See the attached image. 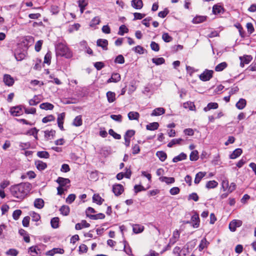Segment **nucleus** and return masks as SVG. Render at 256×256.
<instances>
[{
	"instance_id": "7c9ffc66",
	"label": "nucleus",
	"mask_w": 256,
	"mask_h": 256,
	"mask_svg": "<svg viewBox=\"0 0 256 256\" xmlns=\"http://www.w3.org/2000/svg\"><path fill=\"white\" fill-rule=\"evenodd\" d=\"M186 154L184 152H182L178 156H175L172 162H178L182 160H184L186 159Z\"/></svg>"
},
{
	"instance_id": "2f4dec72",
	"label": "nucleus",
	"mask_w": 256,
	"mask_h": 256,
	"mask_svg": "<svg viewBox=\"0 0 256 256\" xmlns=\"http://www.w3.org/2000/svg\"><path fill=\"white\" fill-rule=\"evenodd\" d=\"M92 200L94 202H96L97 204L100 205L102 204L104 200L102 199L98 194H94L92 196Z\"/></svg>"
},
{
	"instance_id": "f3484780",
	"label": "nucleus",
	"mask_w": 256,
	"mask_h": 256,
	"mask_svg": "<svg viewBox=\"0 0 256 256\" xmlns=\"http://www.w3.org/2000/svg\"><path fill=\"white\" fill-rule=\"evenodd\" d=\"M144 226L138 224H134L132 226V230L135 234H139L143 232Z\"/></svg>"
},
{
	"instance_id": "b1692460",
	"label": "nucleus",
	"mask_w": 256,
	"mask_h": 256,
	"mask_svg": "<svg viewBox=\"0 0 256 256\" xmlns=\"http://www.w3.org/2000/svg\"><path fill=\"white\" fill-rule=\"evenodd\" d=\"M128 116L130 120H138L140 117V114L138 112H130L128 114Z\"/></svg>"
},
{
	"instance_id": "5701e85b",
	"label": "nucleus",
	"mask_w": 256,
	"mask_h": 256,
	"mask_svg": "<svg viewBox=\"0 0 256 256\" xmlns=\"http://www.w3.org/2000/svg\"><path fill=\"white\" fill-rule=\"evenodd\" d=\"M60 212L61 214L66 216L68 215L70 212V208L68 206L64 205L62 206H61V208L60 209Z\"/></svg>"
},
{
	"instance_id": "f03ea898",
	"label": "nucleus",
	"mask_w": 256,
	"mask_h": 256,
	"mask_svg": "<svg viewBox=\"0 0 256 256\" xmlns=\"http://www.w3.org/2000/svg\"><path fill=\"white\" fill-rule=\"evenodd\" d=\"M57 54L67 58H70L72 54L69 48L63 44H58L56 46Z\"/></svg>"
},
{
	"instance_id": "58836bf2",
	"label": "nucleus",
	"mask_w": 256,
	"mask_h": 256,
	"mask_svg": "<svg viewBox=\"0 0 256 256\" xmlns=\"http://www.w3.org/2000/svg\"><path fill=\"white\" fill-rule=\"evenodd\" d=\"M40 102V100L38 98V96H34L28 102L30 106H36Z\"/></svg>"
},
{
	"instance_id": "cd10ccee",
	"label": "nucleus",
	"mask_w": 256,
	"mask_h": 256,
	"mask_svg": "<svg viewBox=\"0 0 256 256\" xmlns=\"http://www.w3.org/2000/svg\"><path fill=\"white\" fill-rule=\"evenodd\" d=\"M159 124L157 122H154L147 124L146 128L148 130H157L158 128Z\"/></svg>"
},
{
	"instance_id": "7ed1b4c3",
	"label": "nucleus",
	"mask_w": 256,
	"mask_h": 256,
	"mask_svg": "<svg viewBox=\"0 0 256 256\" xmlns=\"http://www.w3.org/2000/svg\"><path fill=\"white\" fill-rule=\"evenodd\" d=\"M213 71L206 70L200 76V78L202 81H207L212 76Z\"/></svg>"
},
{
	"instance_id": "0eeeda50",
	"label": "nucleus",
	"mask_w": 256,
	"mask_h": 256,
	"mask_svg": "<svg viewBox=\"0 0 256 256\" xmlns=\"http://www.w3.org/2000/svg\"><path fill=\"white\" fill-rule=\"evenodd\" d=\"M3 81L8 86H12L14 83V78L10 74H7L4 76Z\"/></svg>"
},
{
	"instance_id": "4c0bfd02",
	"label": "nucleus",
	"mask_w": 256,
	"mask_h": 256,
	"mask_svg": "<svg viewBox=\"0 0 256 256\" xmlns=\"http://www.w3.org/2000/svg\"><path fill=\"white\" fill-rule=\"evenodd\" d=\"M156 156L160 158L162 162H164L166 158V154L162 151H158L156 153Z\"/></svg>"
},
{
	"instance_id": "37998d69",
	"label": "nucleus",
	"mask_w": 256,
	"mask_h": 256,
	"mask_svg": "<svg viewBox=\"0 0 256 256\" xmlns=\"http://www.w3.org/2000/svg\"><path fill=\"white\" fill-rule=\"evenodd\" d=\"M182 140V138L173 139L168 144V146L171 148L174 144H180Z\"/></svg>"
},
{
	"instance_id": "c85d7f7f",
	"label": "nucleus",
	"mask_w": 256,
	"mask_h": 256,
	"mask_svg": "<svg viewBox=\"0 0 256 256\" xmlns=\"http://www.w3.org/2000/svg\"><path fill=\"white\" fill-rule=\"evenodd\" d=\"M106 97L109 102H112L116 100V94L114 92L109 91L106 93Z\"/></svg>"
},
{
	"instance_id": "ddd939ff",
	"label": "nucleus",
	"mask_w": 256,
	"mask_h": 256,
	"mask_svg": "<svg viewBox=\"0 0 256 256\" xmlns=\"http://www.w3.org/2000/svg\"><path fill=\"white\" fill-rule=\"evenodd\" d=\"M35 166L39 170H43L47 167L46 163L40 160L35 162Z\"/></svg>"
},
{
	"instance_id": "5fc2aeb1",
	"label": "nucleus",
	"mask_w": 256,
	"mask_h": 256,
	"mask_svg": "<svg viewBox=\"0 0 256 256\" xmlns=\"http://www.w3.org/2000/svg\"><path fill=\"white\" fill-rule=\"evenodd\" d=\"M205 18L204 16H196L193 19V22L195 24H198L202 22H203L205 20Z\"/></svg>"
},
{
	"instance_id": "052dcab7",
	"label": "nucleus",
	"mask_w": 256,
	"mask_h": 256,
	"mask_svg": "<svg viewBox=\"0 0 256 256\" xmlns=\"http://www.w3.org/2000/svg\"><path fill=\"white\" fill-rule=\"evenodd\" d=\"M134 20H142L146 16V14H141L139 12H134Z\"/></svg>"
},
{
	"instance_id": "20e7f679",
	"label": "nucleus",
	"mask_w": 256,
	"mask_h": 256,
	"mask_svg": "<svg viewBox=\"0 0 256 256\" xmlns=\"http://www.w3.org/2000/svg\"><path fill=\"white\" fill-rule=\"evenodd\" d=\"M242 222L240 220H234L229 224V228L230 231L234 232L237 228L240 226Z\"/></svg>"
},
{
	"instance_id": "4be33fe9",
	"label": "nucleus",
	"mask_w": 256,
	"mask_h": 256,
	"mask_svg": "<svg viewBox=\"0 0 256 256\" xmlns=\"http://www.w3.org/2000/svg\"><path fill=\"white\" fill-rule=\"evenodd\" d=\"M218 106V104L216 102H210L208 104L207 106L204 108V112H208L211 109H216Z\"/></svg>"
},
{
	"instance_id": "6ab92c4d",
	"label": "nucleus",
	"mask_w": 256,
	"mask_h": 256,
	"mask_svg": "<svg viewBox=\"0 0 256 256\" xmlns=\"http://www.w3.org/2000/svg\"><path fill=\"white\" fill-rule=\"evenodd\" d=\"M252 58L250 56H246L244 57H240L241 60L240 66H244V64H248L252 60Z\"/></svg>"
},
{
	"instance_id": "ea45409f",
	"label": "nucleus",
	"mask_w": 256,
	"mask_h": 256,
	"mask_svg": "<svg viewBox=\"0 0 256 256\" xmlns=\"http://www.w3.org/2000/svg\"><path fill=\"white\" fill-rule=\"evenodd\" d=\"M218 183L215 180L208 181L206 184V188H214L216 187Z\"/></svg>"
},
{
	"instance_id": "6e6552de",
	"label": "nucleus",
	"mask_w": 256,
	"mask_h": 256,
	"mask_svg": "<svg viewBox=\"0 0 256 256\" xmlns=\"http://www.w3.org/2000/svg\"><path fill=\"white\" fill-rule=\"evenodd\" d=\"M65 118V113L62 112L60 114H58L57 121L58 127L60 128L61 130H64V120Z\"/></svg>"
},
{
	"instance_id": "338daca9",
	"label": "nucleus",
	"mask_w": 256,
	"mask_h": 256,
	"mask_svg": "<svg viewBox=\"0 0 256 256\" xmlns=\"http://www.w3.org/2000/svg\"><path fill=\"white\" fill-rule=\"evenodd\" d=\"M56 133L55 130H46L44 132L45 136L48 138H50V136H53Z\"/></svg>"
},
{
	"instance_id": "09e8293b",
	"label": "nucleus",
	"mask_w": 256,
	"mask_h": 256,
	"mask_svg": "<svg viewBox=\"0 0 256 256\" xmlns=\"http://www.w3.org/2000/svg\"><path fill=\"white\" fill-rule=\"evenodd\" d=\"M132 50H134L136 53L142 54L144 53V49L140 46H137L132 48Z\"/></svg>"
},
{
	"instance_id": "e433bc0d",
	"label": "nucleus",
	"mask_w": 256,
	"mask_h": 256,
	"mask_svg": "<svg viewBox=\"0 0 256 256\" xmlns=\"http://www.w3.org/2000/svg\"><path fill=\"white\" fill-rule=\"evenodd\" d=\"M183 106L184 108H188L190 110H194L195 108V106L194 102H188L184 103Z\"/></svg>"
},
{
	"instance_id": "a18cd8bd",
	"label": "nucleus",
	"mask_w": 256,
	"mask_h": 256,
	"mask_svg": "<svg viewBox=\"0 0 256 256\" xmlns=\"http://www.w3.org/2000/svg\"><path fill=\"white\" fill-rule=\"evenodd\" d=\"M128 32V28L124 25H122L119 28L118 34L120 36H123L124 33H127Z\"/></svg>"
},
{
	"instance_id": "c756f323",
	"label": "nucleus",
	"mask_w": 256,
	"mask_h": 256,
	"mask_svg": "<svg viewBox=\"0 0 256 256\" xmlns=\"http://www.w3.org/2000/svg\"><path fill=\"white\" fill-rule=\"evenodd\" d=\"M246 106V100L244 99L240 98L236 104V107L239 110H242Z\"/></svg>"
},
{
	"instance_id": "423d86ee",
	"label": "nucleus",
	"mask_w": 256,
	"mask_h": 256,
	"mask_svg": "<svg viewBox=\"0 0 256 256\" xmlns=\"http://www.w3.org/2000/svg\"><path fill=\"white\" fill-rule=\"evenodd\" d=\"M112 191L116 196H118L122 194L124 192V188L120 184H115L113 186Z\"/></svg>"
},
{
	"instance_id": "c9c22d12",
	"label": "nucleus",
	"mask_w": 256,
	"mask_h": 256,
	"mask_svg": "<svg viewBox=\"0 0 256 256\" xmlns=\"http://www.w3.org/2000/svg\"><path fill=\"white\" fill-rule=\"evenodd\" d=\"M198 158V153L196 150H193L191 152L190 156V159L192 161H196Z\"/></svg>"
},
{
	"instance_id": "79ce46f5",
	"label": "nucleus",
	"mask_w": 256,
	"mask_h": 256,
	"mask_svg": "<svg viewBox=\"0 0 256 256\" xmlns=\"http://www.w3.org/2000/svg\"><path fill=\"white\" fill-rule=\"evenodd\" d=\"M152 62L156 65H160L164 64L165 60L163 58H153Z\"/></svg>"
},
{
	"instance_id": "a19ab883",
	"label": "nucleus",
	"mask_w": 256,
	"mask_h": 256,
	"mask_svg": "<svg viewBox=\"0 0 256 256\" xmlns=\"http://www.w3.org/2000/svg\"><path fill=\"white\" fill-rule=\"evenodd\" d=\"M100 22V18L98 16L94 18L90 22V26L91 27H94L98 24Z\"/></svg>"
},
{
	"instance_id": "2eb2a0df",
	"label": "nucleus",
	"mask_w": 256,
	"mask_h": 256,
	"mask_svg": "<svg viewBox=\"0 0 256 256\" xmlns=\"http://www.w3.org/2000/svg\"><path fill=\"white\" fill-rule=\"evenodd\" d=\"M209 244V242L206 240V239L204 238H203L198 246V248L199 251H202L204 248H206Z\"/></svg>"
},
{
	"instance_id": "1a4fd4ad",
	"label": "nucleus",
	"mask_w": 256,
	"mask_h": 256,
	"mask_svg": "<svg viewBox=\"0 0 256 256\" xmlns=\"http://www.w3.org/2000/svg\"><path fill=\"white\" fill-rule=\"evenodd\" d=\"M56 182L60 184V186L61 187L64 186L67 184L70 183V180L68 178H64L62 177H58L57 178Z\"/></svg>"
},
{
	"instance_id": "a211bd4d",
	"label": "nucleus",
	"mask_w": 256,
	"mask_h": 256,
	"mask_svg": "<svg viewBox=\"0 0 256 256\" xmlns=\"http://www.w3.org/2000/svg\"><path fill=\"white\" fill-rule=\"evenodd\" d=\"M40 108L44 110H52L54 106L52 104L49 102H44L40 104Z\"/></svg>"
},
{
	"instance_id": "13d9d810",
	"label": "nucleus",
	"mask_w": 256,
	"mask_h": 256,
	"mask_svg": "<svg viewBox=\"0 0 256 256\" xmlns=\"http://www.w3.org/2000/svg\"><path fill=\"white\" fill-rule=\"evenodd\" d=\"M162 38L166 42H170L172 40V38L168 33L163 34Z\"/></svg>"
},
{
	"instance_id": "9b49d317",
	"label": "nucleus",
	"mask_w": 256,
	"mask_h": 256,
	"mask_svg": "<svg viewBox=\"0 0 256 256\" xmlns=\"http://www.w3.org/2000/svg\"><path fill=\"white\" fill-rule=\"evenodd\" d=\"M132 6L136 10H140L143 6L142 0H132Z\"/></svg>"
},
{
	"instance_id": "680f3d73",
	"label": "nucleus",
	"mask_w": 256,
	"mask_h": 256,
	"mask_svg": "<svg viewBox=\"0 0 256 256\" xmlns=\"http://www.w3.org/2000/svg\"><path fill=\"white\" fill-rule=\"evenodd\" d=\"M51 60V53L48 52L44 56V63L47 64H50Z\"/></svg>"
},
{
	"instance_id": "8fccbe9b",
	"label": "nucleus",
	"mask_w": 256,
	"mask_h": 256,
	"mask_svg": "<svg viewBox=\"0 0 256 256\" xmlns=\"http://www.w3.org/2000/svg\"><path fill=\"white\" fill-rule=\"evenodd\" d=\"M54 116L53 115L50 114L44 118L42 120V122L44 123H46L54 121Z\"/></svg>"
},
{
	"instance_id": "e2e57ef3",
	"label": "nucleus",
	"mask_w": 256,
	"mask_h": 256,
	"mask_svg": "<svg viewBox=\"0 0 256 256\" xmlns=\"http://www.w3.org/2000/svg\"><path fill=\"white\" fill-rule=\"evenodd\" d=\"M180 189L178 187H173L170 190V193L172 195H176L180 193Z\"/></svg>"
},
{
	"instance_id": "3c124183",
	"label": "nucleus",
	"mask_w": 256,
	"mask_h": 256,
	"mask_svg": "<svg viewBox=\"0 0 256 256\" xmlns=\"http://www.w3.org/2000/svg\"><path fill=\"white\" fill-rule=\"evenodd\" d=\"M22 210H15L12 214V217L14 220H18L22 214Z\"/></svg>"
},
{
	"instance_id": "6e6d98bb",
	"label": "nucleus",
	"mask_w": 256,
	"mask_h": 256,
	"mask_svg": "<svg viewBox=\"0 0 256 256\" xmlns=\"http://www.w3.org/2000/svg\"><path fill=\"white\" fill-rule=\"evenodd\" d=\"M114 62L116 63L122 64L124 62V57L122 55L120 54L116 56L114 60Z\"/></svg>"
},
{
	"instance_id": "de8ad7c7",
	"label": "nucleus",
	"mask_w": 256,
	"mask_h": 256,
	"mask_svg": "<svg viewBox=\"0 0 256 256\" xmlns=\"http://www.w3.org/2000/svg\"><path fill=\"white\" fill-rule=\"evenodd\" d=\"M111 77L113 80V82H118L121 79L120 75L118 73H112Z\"/></svg>"
},
{
	"instance_id": "4468645a",
	"label": "nucleus",
	"mask_w": 256,
	"mask_h": 256,
	"mask_svg": "<svg viewBox=\"0 0 256 256\" xmlns=\"http://www.w3.org/2000/svg\"><path fill=\"white\" fill-rule=\"evenodd\" d=\"M159 180L160 182H164L168 184H173L175 182L174 178L172 177L161 176Z\"/></svg>"
},
{
	"instance_id": "f704fd0d",
	"label": "nucleus",
	"mask_w": 256,
	"mask_h": 256,
	"mask_svg": "<svg viewBox=\"0 0 256 256\" xmlns=\"http://www.w3.org/2000/svg\"><path fill=\"white\" fill-rule=\"evenodd\" d=\"M87 216L92 220L103 219L105 217L104 214L102 213H99L96 214H87Z\"/></svg>"
},
{
	"instance_id": "bf43d9fd",
	"label": "nucleus",
	"mask_w": 256,
	"mask_h": 256,
	"mask_svg": "<svg viewBox=\"0 0 256 256\" xmlns=\"http://www.w3.org/2000/svg\"><path fill=\"white\" fill-rule=\"evenodd\" d=\"M109 134L112 136L114 138L120 140L121 138L120 134L116 133L113 130L110 129L108 131Z\"/></svg>"
},
{
	"instance_id": "c03bdc74",
	"label": "nucleus",
	"mask_w": 256,
	"mask_h": 256,
	"mask_svg": "<svg viewBox=\"0 0 256 256\" xmlns=\"http://www.w3.org/2000/svg\"><path fill=\"white\" fill-rule=\"evenodd\" d=\"M59 218L57 217L54 218L51 220V226L54 228H56L58 227Z\"/></svg>"
},
{
	"instance_id": "412c9836",
	"label": "nucleus",
	"mask_w": 256,
	"mask_h": 256,
	"mask_svg": "<svg viewBox=\"0 0 256 256\" xmlns=\"http://www.w3.org/2000/svg\"><path fill=\"white\" fill-rule=\"evenodd\" d=\"M191 220L192 222H196L194 224H193V226L194 228H198L200 225V218L198 214H194L192 216Z\"/></svg>"
},
{
	"instance_id": "603ef678",
	"label": "nucleus",
	"mask_w": 256,
	"mask_h": 256,
	"mask_svg": "<svg viewBox=\"0 0 256 256\" xmlns=\"http://www.w3.org/2000/svg\"><path fill=\"white\" fill-rule=\"evenodd\" d=\"M18 251L14 248H10L6 252V255L16 256L18 254Z\"/></svg>"
},
{
	"instance_id": "f257e3e1",
	"label": "nucleus",
	"mask_w": 256,
	"mask_h": 256,
	"mask_svg": "<svg viewBox=\"0 0 256 256\" xmlns=\"http://www.w3.org/2000/svg\"><path fill=\"white\" fill-rule=\"evenodd\" d=\"M31 185L28 182H22L12 186L10 188L12 194L15 198L23 199L29 192Z\"/></svg>"
},
{
	"instance_id": "dca6fc26",
	"label": "nucleus",
	"mask_w": 256,
	"mask_h": 256,
	"mask_svg": "<svg viewBox=\"0 0 256 256\" xmlns=\"http://www.w3.org/2000/svg\"><path fill=\"white\" fill-rule=\"evenodd\" d=\"M165 112V110L162 108H155L151 114L152 116H158L164 114Z\"/></svg>"
},
{
	"instance_id": "49530a36",
	"label": "nucleus",
	"mask_w": 256,
	"mask_h": 256,
	"mask_svg": "<svg viewBox=\"0 0 256 256\" xmlns=\"http://www.w3.org/2000/svg\"><path fill=\"white\" fill-rule=\"evenodd\" d=\"M37 156L40 158H48L50 157L48 152L46 151L38 152Z\"/></svg>"
},
{
	"instance_id": "864d4df0",
	"label": "nucleus",
	"mask_w": 256,
	"mask_h": 256,
	"mask_svg": "<svg viewBox=\"0 0 256 256\" xmlns=\"http://www.w3.org/2000/svg\"><path fill=\"white\" fill-rule=\"evenodd\" d=\"M150 46L152 50L154 51L158 52L160 50L158 44L154 42H152Z\"/></svg>"
},
{
	"instance_id": "393cba45",
	"label": "nucleus",
	"mask_w": 256,
	"mask_h": 256,
	"mask_svg": "<svg viewBox=\"0 0 256 256\" xmlns=\"http://www.w3.org/2000/svg\"><path fill=\"white\" fill-rule=\"evenodd\" d=\"M34 206L38 208H42L44 206V201L42 198H36L34 202Z\"/></svg>"
},
{
	"instance_id": "69168bd1",
	"label": "nucleus",
	"mask_w": 256,
	"mask_h": 256,
	"mask_svg": "<svg viewBox=\"0 0 256 256\" xmlns=\"http://www.w3.org/2000/svg\"><path fill=\"white\" fill-rule=\"evenodd\" d=\"M94 66L97 70H100L104 66V62H95L94 64Z\"/></svg>"
},
{
	"instance_id": "774afa93",
	"label": "nucleus",
	"mask_w": 256,
	"mask_h": 256,
	"mask_svg": "<svg viewBox=\"0 0 256 256\" xmlns=\"http://www.w3.org/2000/svg\"><path fill=\"white\" fill-rule=\"evenodd\" d=\"M246 27L248 30V32L250 34H252L254 32V28L252 23L248 22L246 24Z\"/></svg>"
},
{
	"instance_id": "bb28decb",
	"label": "nucleus",
	"mask_w": 256,
	"mask_h": 256,
	"mask_svg": "<svg viewBox=\"0 0 256 256\" xmlns=\"http://www.w3.org/2000/svg\"><path fill=\"white\" fill-rule=\"evenodd\" d=\"M206 173L204 172H199L196 175V177L194 178V183L196 184H198L202 178H204L206 176Z\"/></svg>"
},
{
	"instance_id": "9d476101",
	"label": "nucleus",
	"mask_w": 256,
	"mask_h": 256,
	"mask_svg": "<svg viewBox=\"0 0 256 256\" xmlns=\"http://www.w3.org/2000/svg\"><path fill=\"white\" fill-rule=\"evenodd\" d=\"M97 46L102 47L104 50H108V41L105 39H98L96 42Z\"/></svg>"
},
{
	"instance_id": "72a5a7b5",
	"label": "nucleus",
	"mask_w": 256,
	"mask_h": 256,
	"mask_svg": "<svg viewBox=\"0 0 256 256\" xmlns=\"http://www.w3.org/2000/svg\"><path fill=\"white\" fill-rule=\"evenodd\" d=\"M82 124V118L81 116H78L74 119L72 124L76 126H80Z\"/></svg>"
},
{
	"instance_id": "4d7b16f0",
	"label": "nucleus",
	"mask_w": 256,
	"mask_h": 256,
	"mask_svg": "<svg viewBox=\"0 0 256 256\" xmlns=\"http://www.w3.org/2000/svg\"><path fill=\"white\" fill-rule=\"evenodd\" d=\"M76 195L74 194H70L66 198V202L68 204H72L76 199Z\"/></svg>"
},
{
	"instance_id": "a878e982",
	"label": "nucleus",
	"mask_w": 256,
	"mask_h": 256,
	"mask_svg": "<svg viewBox=\"0 0 256 256\" xmlns=\"http://www.w3.org/2000/svg\"><path fill=\"white\" fill-rule=\"evenodd\" d=\"M180 237V233L178 230H174L173 232L172 236L170 239V243L174 244L178 239Z\"/></svg>"
},
{
	"instance_id": "f8f14e48",
	"label": "nucleus",
	"mask_w": 256,
	"mask_h": 256,
	"mask_svg": "<svg viewBox=\"0 0 256 256\" xmlns=\"http://www.w3.org/2000/svg\"><path fill=\"white\" fill-rule=\"evenodd\" d=\"M90 226V224L88 223L86 220H82L80 222L78 223L75 226V228L76 230H80L84 228H88Z\"/></svg>"
},
{
	"instance_id": "39448f33",
	"label": "nucleus",
	"mask_w": 256,
	"mask_h": 256,
	"mask_svg": "<svg viewBox=\"0 0 256 256\" xmlns=\"http://www.w3.org/2000/svg\"><path fill=\"white\" fill-rule=\"evenodd\" d=\"M22 108H24V106H22L12 108L10 110V112L13 116H20L22 114Z\"/></svg>"
},
{
	"instance_id": "473e14b6",
	"label": "nucleus",
	"mask_w": 256,
	"mask_h": 256,
	"mask_svg": "<svg viewBox=\"0 0 256 256\" xmlns=\"http://www.w3.org/2000/svg\"><path fill=\"white\" fill-rule=\"evenodd\" d=\"M228 66V64L226 62H222L218 64L215 67V70L216 72H221L226 68Z\"/></svg>"
},
{
	"instance_id": "aec40b11",
	"label": "nucleus",
	"mask_w": 256,
	"mask_h": 256,
	"mask_svg": "<svg viewBox=\"0 0 256 256\" xmlns=\"http://www.w3.org/2000/svg\"><path fill=\"white\" fill-rule=\"evenodd\" d=\"M242 150L241 148H236L230 155V158L231 159H235L238 157L242 154Z\"/></svg>"
},
{
	"instance_id": "0e129e2a",
	"label": "nucleus",
	"mask_w": 256,
	"mask_h": 256,
	"mask_svg": "<svg viewBox=\"0 0 256 256\" xmlns=\"http://www.w3.org/2000/svg\"><path fill=\"white\" fill-rule=\"evenodd\" d=\"M222 188L224 191H226L228 188V181L227 179L224 180L222 183Z\"/></svg>"
}]
</instances>
